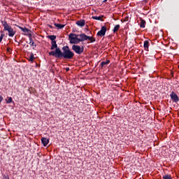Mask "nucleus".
<instances>
[{
    "label": "nucleus",
    "mask_w": 179,
    "mask_h": 179,
    "mask_svg": "<svg viewBox=\"0 0 179 179\" xmlns=\"http://www.w3.org/2000/svg\"><path fill=\"white\" fill-rule=\"evenodd\" d=\"M63 50V58L65 59H72L75 56V53L71 51L69 46L66 45L62 48Z\"/></svg>",
    "instance_id": "f257e3e1"
},
{
    "label": "nucleus",
    "mask_w": 179,
    "mask_h": 179,
    "mask_svg": "<svg viewBox=\"0 0 179 179\" xmlns=\"http://www.w3.org/2000/svg\"><path fill=\"white\" fill-rule=\"evenodd\" d=\"M1 24L3 26L5 31H8L9 37H13L16 34V31L13 30V28L6 21H1Z\"/></svg>",
    "instance_id": "f03ea898"
},
{
    "label": "nucleus",
    "mask_w": 179,
    "mask_h": 179,
    "mask_svg": "<svg viewBox=\"0 0 179 179\" xmlns=\"http://www.w3.org/2000/svg\"><path fill=\"white\" fill-rule=\"evenodd\" d=\"M71 44H79V35L76 34H70L69 36Z\"/></svg>",
    "instance_id": "7ed1b4c3"
},
{
    "label": "nucleus",
    "mask_w": 179,
    "mask_h": 179,
    "mask_svg": "<svg viewBox=\"0 0 179 179\" xmlns=\"http://www.w3.org/2000/svg\"><path fill=\"white\" fill-rule=\"evenodd\" d=\"M72 50L74 51L76 54L80 55L85 51V48L83 47H80L78 45H73L72 46Z\"/></svg>",
    "instance_id": "20e7f679"
},
{
    "label": "nucleus",
    "mask_w": 179,
    "mask_h": 179,
    "mask_svg": "<svg viewBox=\"0 0 179 179\" xmlns=\"http://www.w3.org/2000/svg\"><path fill=\"white\" fill-rule=\"evenodd\" d=\"M107 31V27L106 26L101 27V29L99 31H98L96 36H99V37H103L106 36V33Z\"/></svg>",
    "instance_id": "39448f33"
},
{
    "label": "nucleus",
    "mask_w": 179,
    "mask_h": 179,
    "mask_svg": "<svg viewBox=\"0 0 179 179\" xmlns=\"http://www.w3.org/2000/svg\"><path fill=\"white\" fill-rule=\"evenodd\" d=\"M78 37H80V38H78V43H80L81 41H85L86 40H88L89 38V36L85 34H78Z\"/></svg>",
    "instance_id": "423d86ee"
},
{
    "label": "nucleus",
    "mask_w": 179,
    "mask_h": 179,
    "mask_svg": "<svg viewBox=\"0 0 179 179\" xmlns=\"http://www.w3.org/2000/svg\"><path fill=\"white\" fill-rule=\"evenodd\" d=\"M55 54L57 58H62L64 55V52L61 51V49L59 48H56L55 50Z\"/></svg>",
    "instance_id": "0eeeda50"
},
{
    "label": "nucleus",
    "mask_w": 179,
    "mask_h": 179,
    "mask_svg": "<svg viewBox=\"0 0 179 179\" xmlns=\"http://www.w3.org/2000/svg\"><path fill=\"white\" fill-rule=\"evenodd\" d=\"M171 99H172L173 101H175V103L179 101L178 96L177 95V94L174 93V92H171Z\"/></svg>",
    "instance_id": "6e6552de"
},
{
    "label": "nucleus",
    "mask_w": 179,
    "mask_h": 179,
    "mask_svg": "<svg viewBox=\"0 0 179 179\" xmlns=\"http://www.w3.org/2000/svg\"><path fill=\"white\" fill-rule=\"evenodd\" d=\"M17 27H18V29H20V30H22L23 33H24L25 36H27V34L30 33V30L26 27H22L20 26H17Z\"/></svg>",
    "instance_id": "1a4fd4ad"
},
{
    "label": "nucleus",
    "mask_w": 179,
    "mask_h": 179,
    "mask_svg": "<svg viewBox=\"0 0 179 179\" xmlns=\"http://www.w3.org/2000/svg\"><path fill=\"white\" fill-rule=\"evenodd\" d=\"M86 22L84 20H80L76 22V24L80 26V27H83L85 26Z\"/></svg>",
    "instance_id": "9d476101"
},
{
    "label": "nucleus",
    "mask_w": 179,
    "mask_h": 179,
    "mask_svg": "<svg viewBox=\"0 0 179 179\" xmlns=\"http://www.w3.org/2000/svg\"><path fill=\"white\" fill-rule=\"evenodd\" d=\"M41 142H42L43 146H47V145H48V143H50V140H48L47 138H42Z\"/></svg>",
    "instance_id": "9b49d317"
},
{
    "label": "nucleus",
    "mask_w": 179,
    "mask_h": 179,
    "mask_svg": "<svg viewBox=\"0 0 179 179\" xmlns=\"http://www.w3.org/2000/svg\"><path fill=\"white\" fill-rule=\"evenodd\" d=\"M144 50H145V51H149V41H144Z\"/></svg>",
    "instance_id": "f8f14e48"
},
{
    "label": "nucleus",
    "mask_w": 179,
    "mask_h": 179,
    "mask_svg": "<svg viewBox=\"0 0 179 179\" xmlns=\"http://www.w3.org/2000/svg\"><path fill=\"white\" fill-rule=\"evenodd\" d=\"M52 46L50 48V50H55V48H58V45H57V41H52L51 43Z\"/></svg>",
    "instance_id": "ddd939ff"
},
{
    "label": "nucleus",
    "mask_w": 179,
    "mask_h": 179,
    "mask_svg": "<svg viewBox=\"0 0 179 179\" xmlns=\"http://www.w3.org/2000/svg\"><path fill=\"white\" fill-rule=\"evenodd\" d=\"M141 22H140V27H141L142 29H145V26L146 24V21H145V20L141 18Z\"/></svg>",
    "instance_id": "4468645a"
},
{
    "label": "nucleus",
    "mask_w": 179,
    "mask_h": 179,
    "mask_svg": "<svg viewBox=\"0 0 179 179\" xmlns=\"http://www.w3.org/2000/svg\"><path fill=\"white\" fill-rule=\"evenodd\" d=\"M29 44L31 47H33V45H34L35 47H36V45L34 44V41H33V38H31V34H29Z\"/></svg>",
    "instance_id": "2eb2a0df"
},
{
    "label": "nucleus",
    "mask_w": 179,
    "mask_h": 179,
    "mask_svg": "<svg viewBox=\"0 0 179 179\" xmlns=\"http://www.w3.org/2000/svg\"><path fill=\"white\" fill-rule=\"evenodd\" d=\"M55 27H57V29H64L65 27V24H57L55 23Z\"/></svg>",
    "instance_id": "dca6fc26"
},
{
    "label": "nucleus",
    "mask_w": 179,
    "mask_h": 179,
    "mask_svg": "<svg viewBox=\"0 0 179 179\" xmlns=\"http://www.w3.org/2000/svg\"><path fill=\"white\" fill-rule=\"evenodd\" d=\"M28 59H29V61L30 62H34V55L33 53H31V54L29 55Z\"/></svg>",
    "instance_id": "f3484780"
},
{
    "label": "nucleus",
    "mask_w": 179,
    "mask_h": 179,
    "mask_svg": "<svg viewBox=\"0 0 179 179\" xmlns=\"http://www.w3.org/2000/svg\"><path fill=\"white\" fill-rule=\"evenodd\" d=\"M108 64H110V60H107L106 62H102L101 64V68H103V66H106V65H108Z\"/></svg>",
    "instance_id": "a211bd4d"
},
{
    "label": "nucleus",
    "mask_w": 179,
    "mask_h": 179,
    "mask_svg": "<svg viewBox=\"0 0 179 179\" xmlns=\"http://www.w3.org/2000/svg\"><path fill=\"white\" fill-rule=\"evenodd\" d=\"M120 24L115 25V27L114 29H113V32H114V33H117V31L118 30H120Z\"/></svg>",
    "instance_id": "6ab92c4d"
},
{
    "label": "nucleus",
    "mask_w": 179,
    "mask_h": 179,
    "mask_svg": "<svg viewBox=\"0 0 179 179\" xmlns=\"http://www.w3.org/2000/svg\"><path fill=\"white\" fill-rule=\"evenodd\" d=\"M48 38L51 40L52 41H55V38H57V36L55 35H50L48 36Z\"/></svg>",
    "instance_id": "aec40b11"
},
{
    "label": "nucleus",
    "mask_w": 179,
    "mask_h": 179,
    "mask_svg": "<svg viewBox=\"0 0 179 179\" xmlns=\"http://www.w3.org/2000/svg\"><path fill=\"white\" fill-rule=\"evenodd\" d=\"M88 40H90L91 43H94V41H96V39L92 36H88Z\"/></svg>",
    "instance_id": "412c9836"
},
{
    "label": "nucleus",
    "mask_w": 179,
    "mask_h": 179,
    "mask_svg": "<svg viewBox=\"0 0 179 179\" xmlns=\"http://www.w3.org/2000/svg\"><path fill=\"white\" fill-rule=\"evenodd\" d=\"M6 101L8 104H9L10 103H12V97H8L6 99Z\"/></svg>",
    "instance_id": "4be33fe9"
},
{
    "label": "nucleus",
    "mask_w": 179,
    "mask_h": 179,
    "mask_svg": "<svg viewBox=\"0 0 179 179\" xmlns=\"http://www.w3.org/2000/svg\"><path fill=\"white\" fill-rule=\"evenodd\" d=\"M163 179H171V175H165L163 176Z\"/></svg>",
    "instance_id": "5701e85b"
},
{
    "label": "nucleus",
    "mask_w": 179,
    "mask_h": 179,
    "mask_svg": "<svg viewBox=\"0 0 179 179\" xmlns=\"http://www.w3.org/2000/svg\"><path fill=\"white\" fill-rule=\"evenodd\" d=\"M102 17H97V16H93L92 19H94L95 20H101Z\"/></svg>",
    "instance_id": "b1692460"
},
{
    "label": "nucleus",
    "mask_w": 179,
    "mask_h": 179,
    "mask_svg": "<svg viewBox=\"0 0 179 179\" xmlns=\"http://www.w3.org/2000/svg\"><path fill=\"white\" fill-rule=\"evenodd\" d=\"M49 55H52V57H56V53L55 51H51L49 52Z\"/></svg>",
    "instance_id": "393cba45"
},
{
    "label": "nucleus",
    "mask_w": 179,
    "mask_h": 179,
    "mask_svg": "<svg viewBox=\"0 0 179 179\" xmlns=\"http://www.w3.org/2000/svg\"><path fill=\"white\" fill-rule=\"evenodd\" d=\"M3 37H5V34H1V36H0V43H1V41H2V40H3Z\"/></svg>",
    "instance_id": "a878e982"
},
{
    "label": "nucleus",
    "mask_w": 179,
    "mask_h": 179,
    "mask_svg": "<svg viewBox=\"0 0 179 179\" xmlns=\"http://www.w3.org/2000/svg\"><path fill=\"white\" fill-rule=\"evenodd\" d=\"M3 179H9V176H3Z\"/></svg>",
    "instance_id": "bb28decb"
},
{
    "label": "nucleus",
    "mask_w": 179,
    "mask_h": 179,
    "mask_svg": "<svg viewBox=\"0 0 179 179\" xmlns=\"http://www.w3.org/2000/svg\"><path fill=\"white\" fill-rule=\"evenodd\" d=\"M3 100V98L2 97V96H0V103Z\"/></svg>",
    "instance_id": "cd10ccee"
},
{
    "label": "nucleus",
    "mask_w": 179,
    "mask_h": 179,
    "mask_svg": "<svg viewBox=\"0 0 179 179\" xmlns=\"http://www.w3.org/2000/svg\"><path fill=\"white\" fill-rule=\"evenodd\" d=\"M66 72H68V71H69V67H67V68L66 69Z\"/></svg>",
    "instance_id": "c85d7f7f"
},
{
    "label": "nucleus",
    "mask_w": 179,
    "mask_h": 179,
    "mask_svg": "<svg viewBox=\"0 0 179 179\" xmlns=\"http://www.w3.org/2000/svg\"><path fill=\"white\" fill-rule=\"evenodd\" d=\"M107 1H108V0H104L103 2V3H106V2H107Z\"/></svg>",
    "instance_id": "c756f323"
},
{
    "label": "nucleus",
    "mask_w": 179,
    "mask_h": 179,
    "mask_svg": "<svg viewBox=\"0 0 179 179\" xmlns=\"http://www.w3.org/2000/svg\"><path fill=\"white\" fill-rule=\"evenodd\" d=\"M178 69H179V65H178Z\"/></svg>",
    "instance_id": "7c9ffc66"
}]
</instances>
